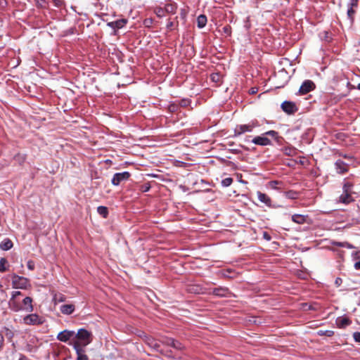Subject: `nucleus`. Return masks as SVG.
Instances as JSON below:
<instances>
[{
	"label": "nucleus",
	"instance_id": "f257e3e1",
	"mask_svg": "<svg viewBox=\"0 0 360 360\" xmlns=\"http://www.w3.org/2000/svg\"><path fill=\"white\" fill-rule=\"evenodd\" d=\"M75 336L77 340L74 342L73 345H78L80 347H85L92 341L91 333L84 328L79 329Z\"/></svg>",
	"mask_w": 360,
	"mask_h": 360
},
{
	"label": "nucleus",
	"instance_id": "f03ea898",
	"mask_svg": "<svg viewBox=\"0 0 360 360\" xmlns=\"http://www.w3.org/2000/svg\"><path fill=\"white\" fill-rule=\"evenodd\" d=\"M12 285L13 288L27 289L30 285L29 280L27 278L13 274Z\"/></svg>",
	"mask_w": 360,
	"mask_h": 360
},
{
	"label": "nucleus",
	"instance_id": "7ed1b4c3",
	"mask_svg": "<svg viewBox=\"0 0 360 360\" xmlns=\"http://www.w3.org/2000/svg\"><path fill=\"white\" fill-rule=\"evenodd\" d=\"M44 320L37 314H30L23 318V323L29 326L41 325Z\"/></svg>",
	"mask_w": 360,
	"mask_h": 360
},
{
	"label": "nucleus",
	"instance_id": "20e7f679",
	"mask_svg": "<svg viewBox=\"0 0 360 360\" xmlns=\"http://www.w3.org/2000/svg\"><path fill=\"white\" fill-rule=\"evenodd\" d=\"M359 5V0H349L347 4V18L350 20L351 23H353L354 20V15L356 13V10Z\"/></svg>",
	"mask_w": 360,
	"mask_h": 360
},
{
	"label": "nucleus",
	"instance_id": "39448f33",
	"mask_svg": "<svg viewBox=\"0 0 360 360\" xmlns=\"http://www.w3.org/2000/svg\"><path fill=\"white\" fill-rule=\"evenodd\" d=\"M131 174L128 172L116 173L114 174L111 182L114 186H118L121 182L128 180Z\"/></svg>",
	"mask_w": 360,
	"mask_h": 360
},
{
	"label": "nucleus",
	"instance_id": "423d86ee",
	"mask_svg": "<svg viewBox=\"0 0 360 360\" xmlns=\"http://www.w3.org/2000/svg\"><path fill=\"white\" fill-rule=\"evenodd\" d=\"M281 108L285 112L289 115L294 114L298 110L295 103L288 101H285L283 103H282Z\"/></svg>",
	"mask_w": 360,
	"mask_h": 360
},
{
	"label": "nucleus",
	"instance_id": "0eeeda50",
	"mask_svg": "<svg viewBox=\"0 0 360 360\" xmlns=\"http://www.w3.org/2000/svg\"><path fill=\"white\" fill-rule=\"evenodd\" d=\"M255 127L253 124L237 125L234 129V136H238L247 131H252Z\"/></svg>",
	"mask_w": 360,
	"mask_h": 360
},
{
	"label": "nucleus",
	"instance_id": "6e6552de",
	"mask_svg": "<svg viewBox=\"0 0 360 360\" xmlns=\"http://www.w3.org/2000/svg\"><path fill=\"white\" fill-rule=\"evenodd\" d=\"M314 88V84L311 80H305L301 85L299 89L300 95H304L311 91H312Z\"/></svg>",
	"mask_w": 360,
	"mask_h": 360
},
{
	"label": "nucleus",
	"instance_id": "1a4fd4ad",
	"mask_svg": "<svg viewBox=\"0 0 360 360\" xmlns=\"http://www.w3.org/2000/svg\"><path fill=\"white\" fill-rule=\"evenodd\" d=\"M75 335V332L72 330H65L58 333L57 336V339L61 342H68L73 335Z\"/></svg>",
	"mask_w": 360,
	"mask_h": 360
},
{
	"label": "nucleus",
	"instance_id": "9d476101",
	"mask_svg": "<svg viewBox=\"0 0 360 360\" xmlns=\"http://www.w3.org/2000/svg\"><path fill=\"white\" fill-rule=\"evenodd\" d=\"M8 307L15 312L22 311V305L17 299L11 298L8 301Z\"/></svg>",
	"mask_w": 360,
	"mask_h": 360
},
{
	"label": "nucleus",
	"instance_id": "9b49d317",
	"mask_svg": "<svg viewBox=\"0 0 360 360\" xmlns=\"http://www.w3.org/2000/svg\"><path fill=\"white\" fill-rule=\"evenodd\" d=\"M162 342L166 345L171 346L179 350H181L184 348V346L180 342L175 340L173 338H166L162 341Z\"/></svg>",
	"mask_w": 360,
	"mask_h": 360
},
{
	"label": "nucleus",
	"instance_id": "f8f14e48",
	"mask_svg": "<svg viewBox=\"0 0 360 360\" xmlns=\"http://www.w3.org/2000/svg\"><path fill=\"white\" fill-rule=\"evenodd\" d=\"M252 142L256 145H259V146H269L271 144V141H270V139H269L268 138L265 137V136H256L255 137Z\"/></svg>",
	"mask_w": 360,
	"mask_h": 360
},
{
	"label": "nucleus",
	"instance_id": "ddd939ff",
	"mask_svg": "<svg viewBox=\"0 0 360 360\" xmlns=\"http://www.w3.org/2000/svg\"><path fill=\"white\" fill-rule=\"evenodd\" d=\"M22 311L32 312L34 310L32 305V299L30 297H26L22 300Z\"/></svg>",
	"mask_w": 360,
	"mask_h": 360
},
{
	"label": "nucleus",
	"instance_id": "4468645a",
	"mask_svg": "<svg viewBox=\"0 0 360 360\" xmlns=\"http://www.w3.org/2000/svg\"><path fill=\"white\" fill-rule=\"evenodd\" d=\"M77 354V360H89L88 356L85 354L84 347H80L78 345H73Z\"/></svg>",
	"mask_w": 360,
	"mask_h": 360
},
{
	"label": "nucleus",
	"instance_id": "2eb2a0df",
	"mask_svg": "<svg viewBox=\"0 0 360 360\" xmlns=\"http://www.w3.org/2000/svg\"><path fill=\"white\" fill-rule=\"evenodd\" d=\"M335 165L337 172L339 174H344L348 171L347 164L345 163L343 161L340 160L336 161Z\"/></svg>",
	"mask_w": 360,
	"mask_h": 360
},
{
	"label": "nucleus",
	"instance_id": "dca6fc26",
	"mask_svg": "<svg viewBox=\"0 0 360 360\" xmlns=\"http://www.w3.org/2000/svg\"><path fill=\"white\" fill-rule=\"evenodd\" d=\"M257 195L259 200L261 202L264 203L266 205L270 207L271 205V200L269 196H268L266 193H262L261 191L257 192Z\"/></svg>",
	"mask_w": 360,
	"mask_h": 360
},
{
	"label": "nucleus",
	"instance_id": "f3484780",
	"mask_svg": "<svg viewBox=\"0 0 360 360\" xmlns=\"http://www.w3.org/2000/svg\"><path fill=\"white\" fill-rule=\"evenodd\" d=\"M127 22L126 19H120L113 22H109L108 26L111 27L113 29H120L123 27Z\"/></svg>",
	"mask_w": 360,
	"mask_h": 360
},
{
	"label": "nucleus",
	"instance_id": "a211bd4d",
	"mask_svg": "<svg viewBox=\"0 0 360 360\" xmlns=\"http://www.w3.org/2000/svg\"><path fill=\"white\" fill-rule=\"evenodd\" d=\"M351 323V321L347 317H339L336 320V324L339 328H344Z\"/></svg>",
	"mask_w": 360,
	"mask_h": 360
},
{
	"label": "nucleus",
	"instance_id": "6ab92c4d",
	"mask_svg": "<svg viewBox=\"0 0 360 360\" xmlns=\"http://www.w3.org/2000/svg\"><path fill=\"white\" fill-rule=\"evenodd\" d=\"M13 246V243L12 240L9 238H5L0 243V248L2 250H11Z\"/></svg>",
	"mask_w": 360,
	"mask_h": 360
},
{
	"label": "nucleus",
	"instance_id": "aec40b11",
	"mask_svg": "<svg viewBox=\"0 0 360 360\" xmlns=\"http://www.w3.org/2000/svg\"><path fill=\"white\" fill-rule=\"evenodd\" d=\"M212 293L218 297H225L229 293V289L222 287L216 288L213 289Z\"/></svg>",
	"mask_w": 360,
	"mask_h": 360
},
{
	"label": "nucleus",
	"instance_id": "412c9836",
	"mask_svg": "<svg viewBox=\"0 0 360 360\" xmlns=\"http://www.w3.org/2000/svg\"><path fill=\"white\" fill-rule=\"evenodd\" d=\"M75 305L74 304H63L60 307V311L63 314H71L75 311Z\"/></svg>",
	"mask_w": 360,
	"mask_h": 360
},
{
	"label": "nucleus",
	"instance_id": "4be33fe9",
	"mask_svg": "<svg viewBox=\"0 0 360 360\" xmlns=\"http://www.w3.org/2000/svg\"><path fill=\"white\" fill-rule=\"evenodd\" d=\"M146 343L153 349L158 350L160 345L158 342L151 337H146L145 340Z\"/></svg>",
	"mask_w": 360,
	"mask_h": 360
},
{
	"label": "nucleus",
	"instance_id": "5701e85b",
	"mask_svg": "<svg viewBox=\"0 0 360 360\" xmlns=\"http://www.w3.org/2000/svg\"><path fill=\"white\" fill-rule=\"evenodd\" d=\"M164 8L166 13L174 14L176 11L177 6L175 3H169L165 4Z\"/></svg>",
	"mask_w": 360,
	"mask_h": 360
},
{
	"label": "nucleus",
	"instance_id": "b1692460",
	"mask_svg": "<svg viewBox=\"0 0 360 360\" xmlns=\"http://www.w3.org/2000/svg\"><path fill=\"white\" fill-rule=\"evenodd\" d=\"M353 200L350 193H344L340 196V201L348 204Z\"/></svg>",
	"mask_w": 360,
	"mask_h": 360
},
{
	"label": "nucleus",
	"instance_id": "393cba45",
	"mask_svg": "<svg viewBox=\"0 0 360 360\" xmlns=\"http://www.w3.org/2000/svg\"><path fill=\"white\" fill-rule=\"evenodd\" d=\"M207 17L205 15H200L197 18V25L199 28H202L206 25Z\"/></svg>",
	"mask_w": 360,
	"mask_h": 360
},
{
	"label": "nucleus",
	"instance_id": "a878e982",
	"mask_svg": "<svg viewBox=\"0 0 360 360\" xmlns=\"http://www.w3.org/2000/svg\"><path fill=\"white\" fill-rule=\"evenodd\" d=\"M321 40L326 42H330L332 40V34L328 31H324L319 34Z\"/></svg>",
	"mask_w": 360,
	"mask_h": 360
},
{
	"label": "nucleus",
	"instance_id": "bb28decb",
	"mask_svg": "<svg viewBox=\"0 0 360 360\" xmlns=\"http://www.w3.org/2000/svg\"><path fill=\"white\" fill-rule=\"evenodd\" d=\"M292 220L299 224L304 223L306 217L301 214H294L292 216Z\"/></svg>",
	"mask_w": 360,
	"mask_h": 360
},
{
	"label": "nucleus",
	"instance_id": "cd10ccee",
	"mask_svg": "<svg viewBox=\"0 0 360 360\" xmlns=\"http://www.w3.org/2000/svg\"><path fill=\"white\" fill-rule=\"evenodd\" d=\"M98 213L104 218H106L108 214V208L105 206H99L97 208Z\"/></svg>",
	"mask_w": 360,
	"mask_h": 360
},
{
	"label": "nucleus",
	"instance_id": "c85d7f7f",
	"mask_svg": "<svg viewBox=\"0 0 360 360\" xmlns=\"http://www.w3.org/2000/svg\"><path fill=\"white\" fill-rule=\"evenodd\" d=\"M316 334L320 335V336L326 335V336H328V337H330V336H332L333 335V331H332V330H319L318 331H316Z\"/></svg>",
	"mask_w": 360,
	"mask_h": 360
},
{
	"label": "nucleus",
	"instance_id": "c756f323",
	"mask_svg": "<svg viewBox=\"0 0 360 360\" xmlns=\"http://www.w3.org/2000/svg\"><path fill=\"white\" fill-rule=\"evenodd\" d=\"M7 260L4 257H1L0 259V272H4L7 270L6 267V264H7Z\"/></svg>",
	"mask_w": 360,
	"mask_h": 360
},
{
	"label": "nucleus",
	"instance_id": "7c9ffc66",
	"mask_svg": "<svg viewBox=\"0 0 360 360\" xmlns=\"http://www.w3.org/2000/svg\"><path fill=\"white\" fill-rule=\"evenodd\" d=\"M233 179L231 177L225 178L221 181V185L224 187H228L233 183Z\"/></svg>",
	"mask_w": 360,
	"mask_h": 360
},
{
	"label": "nucleus",
	"instance_id": "2f4dec72",
	"mask_svg": "<svg viewBox=\"0 0 360 360\" xmlns=\"http://www.w3.org/2000/svg\"><path fill=\"white\" fill-rule=\"evenodd\" d=\"M353 186V184L350 182H345L343 185V192L350 193V189Z\"/></svg>",
	"mask_w": 360,
	"mask_h": 360
},
{
	"label": "nucleus",
	"instance_id": "473e14b6",
	"mask_svg": "<svg viewBox=\"0 0 360 360\" xmlns=\"http://www.w3.org/2000/svg\"><path fill=\"white\" fill-rule=\"evenodd\" d=\"M211 79L214 82H219L221 81V75L219 73H213L211 75Z\"/></svg>",
	"mask_w": 360,
	"mask_h": 360
},
{
	"label": "nucleus",
	"instance_id": "72a5a7b5",
	"mask_svg": "<svg viewBox=\"0 0 360 360\" xmlns=\"http://www.w3.org/2000/svg\"><path fill=\"white\" fill-rule=\"evenodd\" d=\"M156 14L158 17L162 18L165 16V13H166L165 8H158L156 9Z\"/></svg>",
	"mask_w": 360,
	"mask_h": 360
},
{
	"label": "nucleus",
	"instance_id": "f704fd0d",
	"mask_svg": "<svg viewBox=\"0 0 360 360\" xmlns=\"http://www.w3.org/2000/svg\"><path fill=\"white\" fill-rule=\"evenodd\" d=\"M223 32L226 34V36H230L231 34V28L229 25H226L223 27Z\"/></svg>",
	"mask_w": 360,
	"mask_h": 360
},
{
	"label": "nucleus",
	"instance_id": "c9c22d12",
	"mask_svg": "<svg viewBox=\"0 0 360 360\" xmlns=\"http://www.w3.org/2000/svg\"><path fill=\"white\" fill-rule=\"evenodd\" d=\"M346 86H347V92L342 95V96H346L349 93L350 90L354 89V86L349 82H347Z\"/></svg>",
	"mask_w": 360,
	"mask_h": 360
},
{
	"label": "nucleus",
	"instance_id": "e433bc0d",
	"mask_svg": "<svg viewBox=\"0 0 360 360\" xmlns=\"http://www.w3.org/2000/svg\"><path fill=\"white\" fill-rule=\"evenodd\" d=\"M15 159L17 161L20 162V163H22L25 160V156L23 155L18 154L17 155L15 156Z\"/></svg>",
	"mask_w": 360,
	"mask_h": 360
},
{
	"label": "nucleus",
	"instance_id": "4c0bfd02",
	"mask_svg": "<svg viewBox=\"0 0 360 360\" xmlns=\"http://www.w3.org/2000/svg\"><path fill=\"white\" fill-rule=\"evenodd\" d=\"M264 135H269V136L276 138L278 135V132H276V131H274V130H271V131H266L264 134Z\"/></svg>",
	"mask_w": 360,
	"mask_h": 360
},
{
	"label": "nucleus",
	"instance_id": "58836bf2",
	"mask_svg": "<svg viewBox=\"0 0 360 360\" xmlns=\"http://www.w3.org/2000/svg\"><path fill=\"white\" fill-rule=\"evenodd\" d=\"M353 338L356 342L360 343V332L354 333Z\"/></svg>",
	"mask_w": 360,
	"mask_h": 360
},
{
	"label": "nucleus",
	"instance_id": "ea45409f",
	"mask_svg": "<svg viewBox=\"0 0 360 360\" xmlns=\"http://www.w3.org/2000/svg\"><path fill=\"white\" fill-rule=\"evenodd\" d=\"M262 236H263V238L267 241H269L271 240V236L266 231H264Z\"/></svg>",
	"mask_w": 360,
	"mask_h": 360
},
{
	"label": "nucleus",
	"instance_id": "a19ab883",
	"mask_svg": "<svg viewBox=\"0 0 360 360\" xmlns=\"http://www.w3.org/2000/svg\"><path fill=\"white\" fill-rule=\"evenodd\" d=\"M22 293L20 291H13L11 298L17 299L18 296L21 295Z\"/></svg>",
	"mask_w": 360,
	"mask_h": 360
},
{
	"label": "nucleus",
	"instance_id": "79ce46f5",
	"mask_svg": "<svg viewBox=\"0 0 360 360\" xmlns=\"http://www.w3.org/2000/svg\"><path fill=\"white\" fill-rule=\"evenodd\" d=\"M27 267H28L30 269H32H32H34V264H33V262H31V261H29V262H27Z\"/></svg>",
	"mask_w": 360,
	"mask_h": 360
},
{
	"label": "nucleus",
	"instance_id": "37998d69",
	"mask_svg": "<svg viewBox=\"0 0 360 360\" xmlns=\"http://www.w3.org/2000/svg\"><path fill=\"white\" fill-rule=\"evenodd\" d=\"M149 189H150V186H148V185H146V186H142V191L143 192H146V191H149Z\"/></svg>",
	"mask_w": 360,
	"mask_h": 360
},
{
	"label": "nucleus",
	"instance_id": "c03bdc74",
	"mask_svg": "<svg viewBox=\"0 0 360 360\" xmlns=\"http://www.w3.org/2000/svg\"><path fill=\"white\" fill-rule=\"evenodd\" d=\"M174 26V22L172 21H169L167 25V28L171 29Z\"/></svg>",
	"mask_w": 360,
	"mask_h": 360
},
{
	"label": "nucleus",
	"instance_id": "a18cd8bd",
	"mask_svg": "<svg viewBox=\"0 0 360 360\" xmlns=\"http://www.w3.org/2000/svg\"><path fill=\"white\" fill-rule=\"evenodd\" d=\"M257 92V89H256V88H252V89H250V94H256Z\"/></svg>",
	"mask_w": 360,
	"mask_h": 360
},
{
	"label": "nucleus",
	"instance_id": "49530a36",
	"mask_svg": "<svg viewBox=\"0 0 360 360\" xmlns=\"http://www.w3.org/2000/svg\"><path fill=\"white\" fill-rule=\"evenodd\" d=\"M272 188H276V185L278 184L279 183L276 181H273L270 182Z\"/></svg>",
	"mask_w": 360,
	"mask_h": 360
},
{
	"label": "nucleus",
	"instance_id": "de8ad7c7",
	"mask_svg": "<svg viewBox=\"0 0 360 360\" xmlns=\"http://www.w3.org/2000/svg\"><path fill=\"white\" fill-rule=\"evenodd\" d=\"M334 244H335L336 245L338 246H340V247H345L346 246V243H335Z\"/></svg>",
	"mask_w": 360,
	"mask_h": 360
},
{
	"label": "nucleus",
	"instance_id": "09e8293b",
	"mask_svg": "<svg viewBox=\"0 0 360 360\" xmlns=\"http://www.w3.org/2000/svg\"><path fill=\"white\" fill-rule=\"evenodd\" d=\"M354 267L356 269H360V260L354 264Z\"/></svg>",
	"mask_w": 360,
	"mask_h": 360
},
{
	"label": "nucleus",
	"instance_id": "8fccbe9b",
	"mask_svg": "<svg viewBox=\"0 0 360 360\" xmlns=\"http://www.w3.org/2000/svg\"><path fill=\"white\" fill-rule=\"evenodd\" d=\"M342 283V279L340 278H337L336 280H335V284L337 285H340Z\"/></svg>",
	"mask_w": 360,
	"mask_h": 360
},
{
	"label": "nucleus",
	"instance_id": "3c124183",
	"mask_svg": "<svg viewBox=\"0 0 360 360\" xmlns=\"http://www.w3.org/2000/svg\"><path fill=\"white\" fill-rule=\"evenodd\" d=\"M357 89H358L359 90H360V83L358 84V86H357Z\"/></svg>",
	"mask_w": 360,
	"mask_h": 360
}]
</instances>
